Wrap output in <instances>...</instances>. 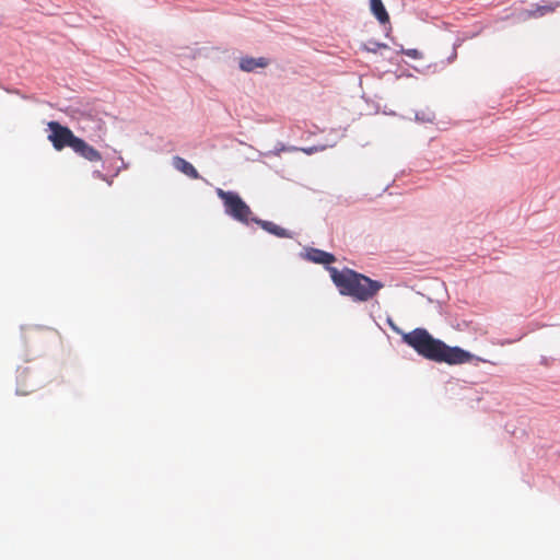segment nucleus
I'll return each instance as SVG.
<instances>
[{"instance_id":"1","label":"nucleus","mask_w":560,"mask_h":560,"mask_svg":"<svg viewBox=\"0 0 560 560\" xmlns=\"http://www.w3.org/2000/svg\"><path fill=\"white\" fill-rule=\"evenodd\" d=\"M404 342L411 347L419 355L447 364H463L470 362L474 355L459 347H450L442 340L433 338L424 328H416L402 336Z\"/></svg>"},{"instance_id":"2","label":"nucleus","mask_w":560,"mask_h":560,"mask_svg":"<svg viewBox=\"0 0 560 560\" xmlns=\"http://www.w3.org/2000/svg\"><path fill=\"white\" fill-rule=\"evenodd\" d=\"M328 271L339 293L352 298L355 302H366L373 299L384 287L382 282L372 280L350 268L339 270L336 267H328Z\"/></svg>"},{"instance_id":"3","label":"nucleus","mask_w":560,"mask_h":560,"mask_svg":"<svg viewBox=\"0 0 560 560\" xmlns=\"http://www.w3.org/2000/svg\"><path fill=\"white\" fill-rule=\"evenodd\" d=\"M217 196L222 200L224 211L228 215L242 223L253 221L249 206L235 191H225L222 188L215 189Z\"/></svg>"},{"instance_id":"4","label":"nucleus","mask_w":560,"mask_h":560,"mask_svg":"<svg viewBox=\"0 0 560 560\" xmlns=\"http://www.w3.org/2000/svg\"><path fill=\"white\" fill-rule=\"evenodd\" d=\"M48 128L50 130L48 139L57 151H60L66 147L72 149L78 137H75L68 127H65L57 121H49Z\"/></svg>"},{"instance_id":"5","label":"nucleus","mask_w":560,"mask_h":560,"mask_svg":"<svg viewBox=\"0 0 560 560\" xmlns=\"http://www.w3.org/2000/svg\"><path fill=\"white\" fill-rule=\"evenodd\" d=\"M72 150L90 162H98L102 160L101 153L81 138L74 141Z\"/></svg>"},{"instance_id":"6","label":"nucleus","mask_w":560,"mask_h":560,"mask_svg":"<svg viewBox=\"0 0 560 560\" xmlns=\"http://www.w3.org/2000/svg\"><path fill=\"white\" fill-rule=\"evenodd\" d=\"M269 65V59L265 57H243L240 59V69L245 72H254L258 68H266Z\"/></svg>"},{"instance_id":"7","label":"nucleus","mask_w":560,"mask_h":560,"mask_svg":"<svg viewBox=\"0 0 560 560\" xmlns=\"http://www.w3.org/2000/svg\"><path fill=\"white\" fill-rule=\"evenodd\" d=\"M173 165L177 171L182 172L189 178H192V179L200 178V175H199L198 171L194 167V165L180 156L173 158Z\"/></svg>"},{"instance_id":"8","label":"nucleus","mask_w":560,"mask_h":560,"mask_svg":"<svg viewBox=\"0 0 560 560\" xmlns=\"http://www.w3.org/2000/svg\"><path fill=\"white\" fill-rule=\"evenodd\" d=\"M306 257L313 262L323 265H329L336 260L332 254L317 248H310L306 253Z\"/></svg>"},{"instance_id":"9","label":"nucleus","mask_w":560,"mask_h":560,"mask_svg":"<svg viewBox=\"0 0 560 560\" xmlns=\"http://www.w3.org/2000/svg\"><path fill=\"white\" fill-rule=\"evenodd\" d=\"M253 222L258 224L261 229H264L268 233L276 235L277 237H291V235L289 234V232L285 229L277 225L276 223H273L271 221H265V220L255 218V219H253Z\"/></svg>"},{"instance_id":"10","label":"nucleus","mask_w":560,"mask_h":560,"mask_svg":"<svg viewBox=\"0 0 560 560\" xmlns=\"http://www.w3.org/2000/svg\"><path fill=\"white\" fill-rule=\"evenodd\" d=\"M370 9L381 24L389 22V15L382 0H370Z\"/></svg>"},{"instance_id":"11","label":"nucleus","mask_w":560,"mask_h":560,"mask_svg":"<svg viewBox=\"0 0 560 560\" xmlns=\"http://www.w3.org/2000/svg\"><path fill=\"white\" fill-rule=\"evenodd\" d=\"M415 118L421 122H430L433 120L434 115L429 107H425L424 110L415 112Z\"/></svg>"},{"instance_id":"12","label":"nucleus","mask_w":560,"mask_h":560,"mask_svg":"<svg viewBox=\"0 0 560 560\" xmlns=\"http://www.w3.org/2000/svg\"><path fill=\"white\" fill-rule=\"evenodd\" d=\"M555 10L553 5H537L534 11L529 12V16L538 18L542 16L549 12H552Z\"/></svg>"},{"instance_id":"13","label":"nucleus","mask_w":560,"mask_h":560,"mask_svg":"<svg viewBox=\"0 0 560 560\" xmlns=\"http://www.w3.org/2000/svg\"><path fill=\"white\" fill-rule=\"evenodd\" d=\"M381 48H388V46L384 43H378L375 40H370L366 44L363 45V49H365L369 52H376Z\"/></svg>"},{"instance_id":"14","label":"nucleus","mask_w":560,"mask_h":560,"mask_svg":"<svg viewBox=\"0 0 560 560\" xmlns=\"http://www.w3.org/2000/svg\"><path fill=\"white\" fill-rule=\"evenodd\" d=\"M404 55L408 56V57H411L413 59H421L422 58V52L419 51L418 49H415V48H411V49H404L401 47V50H400Z\"/></svg>"},{"instance_id":"15","label":"nucleus","mask_w":560,"mask_h":560,"mask_svg":"<svg viewBox=\"0 0 560 560\" xmlns=\"http://www.w3.org/2000/svg\"><path fill=\"white\" fill-rule=\"evenodd\" d=\"M456 47H457V45L454 46V50H453L452 55H450V57L447 58V63H451L456 59V57H457Z\"/></svg>"}]
</instances>
